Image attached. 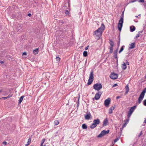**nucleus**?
Segmentation results:
<instances>
[{"label": "nucleus", "instance_id": "1", "mask_svg": "<svg viewBox=\"0 0 146 146\" xmlns=\"http://www.w3.org/2000/svg\"><path fill=\"white\" fill-rule=\"evenodd\" d=\"M105 28V26L103 23H102L101 27L99 28L94 32L93 35L100 37L101 36L102 32Z\"/></svg>", "mask_w": 146, "mask_h": 146}, {"label": "nucleus", "instance_id": "2", "mask_svg": "<svg viewBox=\"0 0 146 146\" xmlns=\"http://www.w3.org/2000/svg\"><path fill=\"white\" fill-rule=\"evenodd\" d=\"M124 12H122L120 16V19H119L118 25V30L121 31L123 26V22Z\"/></svg>", "mask_w": 146, "mask_h": 146}, {"label": "nucleus", "instance_id": "3", "mask_svg": "<svg viewBox=\"0 0 146 146\" xmlns=\"http://www.w3.org/2000/svg\"><path fill=\"white\" fill-rule=\"evenodd\" d=\"M100 123V119L97 118L96 119H95L93 120V123L90 126V128L93 129L96 127L97 125H98Z\"/></svg>", "mask_w": 146, "mask_h": 146}, {"label": "nucleus", "instance_id": "4", "mask_svg": "<svg viewBox=\"0 0 146 146\" xmlns=\"http://www.w3.org/2000/svg\"><path fill=\"white\" fill-rule=\"evenodd\" d=\"M102 88V85L100 83H96L93 86V88L96 90L99 91Z\"/></svg>", "mask_w": 146, "mask_h": 146}, {"label": "nucleus", "instance_id": "5", "mask_svg": "<svg viewBox=\"0 0 146 146\" xmlns=\"http://www.w3.org/2000/svg\"><path fill=\"white\" fill-rule=\"evenodd\" d=\"M109 130H107V131L103 130L102 131L101 133L97 136V137L98 138H101L102 137L105 135H106L109 133Z\"/></svg>", "mask_w": 146, "mask_h": 146}, {"label": "nucleus", "instance_id": "6", "mask_svg": "<svg viewBox=\"0 0 146 146\" xmlns=\"http://www.w3.org/2000/svg\"><path fill=\"white\" fill-rule=\"evenodd\" d=\"M102 94L101 92L98 91L97 93L96 94L94 98H93V99L94 100V99H95L96 100H98L100 98Z\"/></svg>", "mask_w": 146, "mask_h": 146}, {"label": "nucleus", "instance_id": "7", "mask_svg": "<svg viewBox=\"0 0 146 146\" xmlns=\"http://www.w3.org/2000/svg\"><path fill=\"white\" fill-rule=\"evenodd\" d=\"M110 77L111 79L115 80L118 78V75L117 74L113 72L110 74Z\"/></svg>", "mask_w": 146, "mask_h": 146}, {"label": "nucleus", "instance_id": "8", "mask_svg": "<svg viewBox=\"0 0 146 146\" xmlns=\"http://www.w3.org/2000/svg\"><path fill=\"white\" fill-rule=\"evenodd\" d=\"M111 100L110 98H108L106 100L104 101V104L106 107H108L110 102Z\"/></svg>", "mask_w": 146, "mask_h": 146}, {"label": "nucleus", "instance_id": "9", "mask_svg": "<svg viewBox=\"0 0 146 146\" xmlns=\"http://www.w3.org/2000/svg\"><path fill=\"white\" fill-rule=\"evenodd\" d=\"M92 117L91 113L90 112H87L85 115V118L86 119L88 120Z\"/></svg>", "mask_w": 146, "mask_h": 146}, {"label": "nucleus", "instance_id": "10", "mask_svg": "<svg viewBox=\"0 0 146 146\" xmlns=\"http://www.w3.org/2000/svg\"><path fill=\"white\" fill-rule=\"evenodd\" d=\"M118 49L114 50L113 52V57L115 59H116V60L117 62L118 61V58L117 56V52H118Z\"/></svg>", "mask_w": 146, "mask_h": 146}, {"label": "nucleus", "instance_id": "11", "mask_svg": "<svg viewBox=\"0 0 146 146\" xmlns=\"http://www.w3.org/2000/svg\"><path fill=\"white\" fill-rule=\"evenodd\" d=\"M144 96L140 94L139 97L138 98V103L139 104H140L141 103V101L143 100L144 97Z\"/></svg>", "mask_w": 146, "mask_h": 146}, {"label": "nucleus", "instance_id": "12", "mask_svg": "<svg viewBox=\"0 0 146 146\" xmlns=\"http://www.w3.org/2000/svg\"><path fill=\"white\" fill-rule=\"evenodd\" d=\"M108 123V120L107 118H105L103 122V126H106Z\"/></svg>", "mask_w": 146, "mask_h": 146}, {"label": "nucleus", "instance_id": "13", "mask_svg": "<svg viewBox=\"0 0 146 146\" xmlns=\"http://www.w3.org/2000/svg\"><path fill=\"white\" fill-rule=\"evenodd\" d=\"M135 47V43H132L129 45V49H132Z\"/></svg>", "mask_w": 146, "mask_h": 146}, {"label": "nucleus", "instance_id": "14", "mask_svg": "<svg viewBox=\"0 0 146 146\" xmlns=\"http://www.w3.org/2000/svg\"><path fill=\"white\" fill-rule=\"evenodd\" d=\"M136 108V106H135L132 107H131L130 109L129 112L133 113L134 110Z\"/></svg>", "mask_w": 146, "mask_h": 146}, {"label": "nucleus", "instance_id": "15", "mask_svg": "<svg viewBox=\"0 0 146 146\" xmlns=\"http://www.w3.org/2000/svg\"><path fill=\"white\" fill-rule=\"evenodd\" d=\"M121 67L122 69L123 70H125L127 68L126 65L125 63L124 62H123V64H122Z\"/></svg>", "mask_w": 146, "mask_h": 146}, {"label": "nucleus", "instance_id": "16", "mask_svg": "<svg viewBox=\"0 0 146 146\" xmlns=\"http://www.w3.org/2000/svg\"><path fill=\"white\" fill-rule=\"evenodd\" d=\"M94 74H93V71H91L89 76V79H92L93 80L94 79Z\"/></svg>", "mask_w": 146, "mask_h": 146}, {"label": "nucleus", "instance_id": "17", "mask_svg": "<svg viewBox=\"0 0 146 146\" xmlns=\"http://www.w3.org/2000/svg\"><path fill=\"white\" fill-rule=\"evenodd\" d=\"M115 107L112 106L111 107L109 110V113L110 114H111L112 113V111L114 110L115 108Z\"/></svg>", "mask_w": 146, "mask_h": 146}, {"label": "nucleus", "instance_id": "18", "mask_svg": "<svg viewBox=\"0 0 146 146\" xmlns=\"http://www.w3.org/2000/svg\"><path fill=\"white\" fill-rule=\"evenodd\" d=\"M135 29V28L134 26H132L130 27V31L131 32H133Z\"/></svg>", "mask_w": 146, "mask_h": 146}, {"label": "nucleus", "instance_id": "19", "mask_svg": "<svg viewBox=\"0 0 146 146\" xmlns=\"http://www.w3.org/2000/svg\"><path fill=\"white\" fill-rule=\"evenodd\" d=\"M125 89L126 90L125 92V94H127L128 92H129V87L128 85H126L125 86Z\"/></svg>", "mask_w": 146, "mask_h": 146}, {"label": "nucleus", "instance_id": "20", "mask_svg": "<svg viewBox=\"0 0 146 146\" xmlns=\"http://www.w3.org/2000/svg\"><path fill=\"white\" fill-rule=\"evenodd\" d=\"M24 97V96H22L21 97L19 100V104L21 103Z\"/></svg>", "mask_w": 146, "mask_h": 146}, {"label": "nucleus", "instance_id": "21", "mask_svg": "<svg viewBox=\"0 0 146 146\" xmlns=\"http://www.w3.org/2000/svg\"><path fill=\"white\" fill-rule=\"evenodd\" d=\"M31 138H29L28 139V141L27 142V144L25 145V146H27L28 145H29L30 144V143L31 142Z\"/></svg>", "mask_w": 146, "mask_h": 146}, {"label": "nucleus", "instance_id": "22", "mask_svg": "<svg viewBox=\"0 0 146 146\" xmlns=\"http://www.w3.org/2000/svg\"><path fill=\"white\" fill-rule=\"evenodd\" d=\"M93 80L89 79L88 80L87 84L88 85H90L91 84H92V82H93Z\"/></svg>", "mask_w": 146, "mask_h": 146}, {"label": "nucleus", "instance_id": "23", "mask_svg": "<svg viewBox=\"0 0 146 146\" xmlns=\"http://www.w3.org/2000/svg\"><path fill=\"white\" fill-rule=\"evenodd\" d=\"M38 48H37L33 50V53L35 54H38Z\"/></svg>", "mask_w": 146, "mask_h": 146}, {"label": "nucleus", "instance_id": "24", "mask_svg": "<svg viewBox=\"0 0 146 146\" xmlns=\"http://www.w3.org/2000/svg\"><path fill=\"white\" fill-rule=\"evenodd\" d=\"M145 93H146V88L144 89L141 94L144 96Z\"/></svg>", "mask_w": 146, "mask_h": 146}, {"label": "nucleus", "instance_id": "25", "mask_svg": "<svg viewBox=\"0 0 146 146\" xmlns=\"http://www.w3.org/2000/svg\"><path fill=\"white\" fill-rule=\"evenodd\" d=\"M110 47H113L114 46V43L111 40H110Z\"/></svg>", "mask_w": 146, "mask_h": 146}, {"label": "nucleus", "instance_id": "26", "mask_svg": "<svg viewBox=\"0 0 146 146\" xmlns=\"http://www.w3.org/2000/svg\"><path fill=\"white\" fill-rule=\"evenodd\" d=\"M83 55L84 56L86 57L88 55V53L86 51H84L83 52Z\"/></svg>", "mask_w": 146, "mask_h": 146}, {"label": "nucleus", "instance_id": "27", "mask_svg": "<svg viewBox=\"0 0 146 146\" xmlns=\"http://www.w3.org/2000/svg\"><path fill=\"white\" fill-rule=\"evenodd\" d=\"M82 127L83 129H86L87 128V127L86 124H82Z\"/></svg>", "mask_w": 146, "mask_h": 146}, {"label": "nucleus", "instance_id": "28", "mask_svg": "<svg viewBox=\"0 0 146 146\" xmlns=\"http://www.w3.org/2000/svg\"><path fill=\"white\" fill-rule=\"evenodd\" d=\"M124 46H123L121 48L119 51V53H120L121 52H122L124 49Z\"/></svg>", "mask_w": 146, "mask_h": 146}, {"label": "nucleus", "instance_id": "29", "mask_svg": "<svg viewBox=\"0 0 146 146\" xmlns=\"http://www.w3.org/2000/svg\"><path fill=\"white\" fill-rule=\"evenodd\" d=\"M54 123L55 125H56L58 124L59 122L58 120H56L54 121Z\"/></svg>", "mask_w": 146, "mask_h": 146}, {"label": "nucleus", "instance_id": "30", "mask_svg": "<svg viewBox=\"0 0 146 146\" xmlns=\"http://www.w3.org/2000/svg\"><path fill=\"white\" fill-rule=\"evenodd\" d=\"M113 51V47H110V53H112Z\"/></svg>", "mask_w": 146, "mask_h": 146}, {"label": "nucleus", "instance_id": "31", "mask_svg": "<svg viewBox=\"0 0 146 146\" xmlns=\"http://www.w3.org/2000/svg\"><path fill=\"white\" fill-rule=\"evenodd\" d=\"M132 113H131L129 111V112H128V113H127V117L129 118L131 116Z\"/></svg>", "mask_w": 146, "mask_h": 146}, {"label": "nucleus", "instance_id": "32", "mask_svg": "<svg viewBox=\"0 0 146 146\" xmlns=\"http://www.w3.org/2000/svg\"><path fill=\"white\" fill-rule=\"evenodd\" d=\"M45 141V139H42V142H41V145H43L44 143V141Z\"/></svg>", "mask_w": 146, "mask_h": 146}, {"label": "nucleus", "instance_id": "33", "mask_svg": "<svg viewBox=\"0 0 146 146\" xmlns=\"http://www.w3.org/2000/svg\"><path fill=\"white\" fill-rule=\"evenodd\" d=\"M60 58L58 57H57L56 58V60L57 61H59L60 60Z\"/></svg>", "mask_w": 146, "mask_h": 146}, {"label": "nucleus", "instance_id": "34", "mask_svg": "<svg viewBox=\"0 0 146 146\" xmlns=\"http://www.w3.org/2000/svg\"><path fill=\"white\" fill-rule=\"evenodd\" d=\"M129 120V119H127L124 120V122L125 123H126L127 124L128 123Z\"/></svg>", "mask_w": 146, "mask_h": 146}, {"label": "nucleus", "instance_id": "35", "mask_svg": "<svg viewBox=\"0 0 146 146\" xmlns=\"http://www.w3.org/2000/svg\"><path fill=\"white\" fill-rule=\"evenodd\" d=\"M127 124L126 123H125L123 124V125L122 127V128H124V127H125L126 126Z\"/></svg>", "mask_w": 146, "mask_h": 146}, {"label": "nucleus", "instance_id": "36", "mask_svg": "<svg viewBox=\"0 0 146 146\" xmlns=\"http://www.w3.org/2000/svg\"><path fill=\"white\" fill-rule=\"evenodd\" d=\"M143 104L144 106H146V100H145L143 101Z\"/></svg>", "mask_w": 146, "mask_h": 146}, {"label": "nucleus", "instance_id": "37", "mask_svg": "<svg viewBox=\"0 0 146 146\" xmlns=\"http://www.w3.org/2000/svg\"><path fill=\"white\" fill-rule=\"evenodd\" d=\"M65 13L66 15H68L69 14V12L68 10H66Z\"/></svg>", "mask_w": 146, "mask_h": 146}, {"label": "nucleus", "instance_id": "38", "mask_svg": "<svg viewBox=\"0 0 146 146\" xmlns=\"http://www.w3.org/2000/svg\"><path fill=\"white\" fill-rule=\"evenodd\" d=\"M119 41L117 43V44H118V46H119V44H120V36L119 37Z\"/></svg>", "mask_w": 146, "mask_h": 146}, {"label": "nucleus", "instance_id": "39", "mask_svg": "<svg viewBox=\"0 0 146 146\" xmlns=\"http://www.w3.org/2000/svg\"><path fill=\"white\" fill-rule=\"evenodd\" d=\"M139 34H137L136 35V36H135V38H138L139 37Z\"/></svg>", "mask_w": 146, "mask_h": 146}, {"label": "nucleus", "instance_id": "40", "mask_svg": "<svg viewBox=\"0 0 146 146\" xmlns=\"http://www.w3.org/2000/svg\"><path fill=\"white\" fill-rule=\"evenodd\" d=\"M7 142H6L5 141H4L3 142L2 144L5 145L7 144Z\"/></svg>", "mask_w": 146, "mask_h": 146}, {"label": "nucleus", "instance_id": "41", "mask_svg": "<svg viewBox=\"0 0 146 146\" xmlns=\"http://www.w3.org/2000/svg\"><path fill=\"white\" fill-rule=\"evenodd\" d=\"M119 140V139L118 138H117L116 139H115L114 140V142H116L117 141H118V140Z\"/></svg>", "mask_w": 146, "mask_h": 146}, {"label": "nucleus", "instance_id": "42", "mask_svg": "<svg viewBox=\"0 0 146 146\" xmlns=\"http://www.w3.org/2000/svg\"><path fill=\"white\" fill-rule=\"evenodd\" d=\"M139 0V2H141V3L144 2V0Z\"/></svg>", "mask_w": 146, "mask_h": 146}, {"label": "nucleus", "instance_id": "43", "mask_svg": "<svg viewBox=\"0 0 146 146\" xmlns=\"http://www.w3.org/2000/svg\"><path fill=\"white\" fill-rule=\"evenodd\" d=\"M142 32H143L142 31H139L138 32V34H139V35L140 34H141L142 33Z\"/></svg>", "mask_w": 146, "mask_h": 146}, {"label": "nucleus", "instance_id": "44", "mask_svg": "<svg viewBox=\"0 0 146 146\" xmlns=\"http://www.w3.org/2000/svg\"><path fill=\"white\" fill-rule=\"evenodd\" d=\"M142 134V131H141V132L138 135V137H139Z\"/></svg>", "mask_w": 146, "mask_h": 146}, {"label": "nucleus", "instance_id": "45", "mask_svg": "<svg viewBox=\"0 0 146 146\" xmlns=\"http://www.w3.org/2000/svg\"><path fill=\"white\" fill-rule=\"evenodd\" d=\"M117 85V84H115L113 85L112 87H114Z\"/></svg>", "mask_w": 146, "mask_h": 146}, {"label": "nucleus", "instance_id": "46", "mask_svg": "<svg viewBox=\"0 0 146 146\" xmlns=\"http://www.w3.org/2000/svg\"><path fill=\"white\" fill-rule=\"evenodd\" d=\"M27 55V53L25 52H23V56H24L25 55Z\"/></svg>", "mask_w": 146, "mask_h": 146}, {"label": "nucleus", "instance_id": "47", "mask_svg": "<svg viewBox=\"0 0 146 146\" xmlns=\"http://www.w3.org/2000/svg\"><path fill=\"white\" fill-rule=\"evenodd\" d=\"M126 64H127V65H129V62H128L127 60H126Z\"/></svg>", "mask_w": 146, "mask_h": 146}, {"label": "nucleus", "instance_id": "48", "mask_svg": "<svg viewBox=\"0 0 146 146\" xmlns=\"http://www.w3.org/2000/svg\"><path fill=\"white\" fill-rule=\"evenodd\" d=\"M88 47H89V46H86L85 48V49L86 50H87L88 48Z\"/></svg>", "mask_w": 146, "mask_h": 146}, {"label": "nucleus", "instance_id": "49", "mask_svg": "<svg viewBox=\"0 0 146 146\" xmlns=\"http://www.w3.org/2000/svg\"><path fill=\"white\" fill-rule=\"evenodd\" d=\"M120 98H121V97L120 96H117V97H116V99H119Z\"/></svg>", "mask_w": 146, "mask_h": 146}, {"label": "nucleus", "instance_id": "50", "mask_svg": "<svg viewBox=\"0 0 146 146\" xmlns=\"http://www.w3.org/2000/svg\"><path fill=\"white\" fill-rule=\"evenodd\" d=\"M0 63L1 64H3L4 63V62L3 61L0 60Z\"/></svg>", "mask_w": 146, "mask_h": 146}, {"label": "nucleus", "instance_id": "51", "mask_svg": "<svg viewBox=\"0 0 146 146\" xmlns=\"http://www.w3.org/2000/svg\"><path fill=\"white\" fill-rule=\"evenodd\" d=\"M31 13H29L28 14V16L29 17H31Z\"/></svg>", "mask_w": 146, "mask_h": 146}, {"label": "nucleus", "instance_id": "52", "mask_svg": "<svg viewBox=\"0 0 146 146\" xmlns=\"http://www.w3.org/2000/svg\"><path fill=\"white\" fill-rule=\"evenodd\" d=\"M2 98H3V99H4L5 100V99H7V97H3Z\"/></svg>", "mask_w": 146, "mask_h": 146}, {"label": "nucleus", "instance_id": "53", "mask_svg": "<svg viewBox=\"0 0 146 146\" xmlns=\"http://www.w3.org/2000/svg\"><path fill=\"white\" fill-rule=\"evenodd\" d=\"M79 99H78V101L77 104V106H79Z\"/></svg>", "mask_w": 146, "mask_h": 146}, {"label": "nucleus", "instance_id": "54", "mask_svg": "<svg viewBox=\"0 0 146 146\" xmlns=\"http://www.w3.org/2000/svg\"><path fill=\"white\" fill-rule=\"evenodd\" d=\"M11 96H9V95L8 96H7V98H10V97H11Z\"/></svg>", "mask_w": 146, "mask_h": 146}, {"label": "nucleus", "instance_id": "55", "mask_svg": "<svg viewBox=\"0 0 146 146\" xmlns=\"http://www.w3.org/2000/svg\"><path fill=\"white\" fill-rule=\"evenodd\" d=\"M144 123H146V118L145 119V120H144Z\"/></svg>", "mask_w": 146, "mask_h": 146}, {"label": "nucleus", "instance_id": "56", "mask_svg": "<svg viewBox=\"0 0 146 146\" xmlns=\"http://www.w3.org/2000/svg\"><path fill=\"white\" fill-rule=\"evenodd\" d=\"M40 146H46V145H40Z\"/></svg>", "mask_w": 146, "mask_h": 146}, {"label": "nucleus", "instance_id": "57", "mask_svg": "<svg viewBox=\"0 0 146 146\" xmlns=\"http://www.w3.org/2000/svg\"><path fill=\"white\" fill-rule=\"evenodd\" d=\"M138 17V16H135V17H137V18Z\"/></svg>", "mask_w": 146, "mask_h": 146}, {"label": "nucleus", "instance_id": "58", "mask_svg": "<svg viewBox=\"0 0 146 146\" xmlns=\"http://www.w3.org/2000/svg\"><path fill=\"white\" fill-rule=\"evenodd\" d=\"M2 91L1 90H0V93L2 92Z\"/></svg>", "mask_w": 146, "mask_h": 146}, {"label": "nucleus", "instance_id": "59", "mask_svg": "<svg viewBox=\"0 0 146 146\" xmlns=\"http://www.w3.org/2000/svg\"><path fill=\"white\" fill-rule=\"evenodd\" d=\"M138 16H140V14L139 15H138Z\"/></svg>", "mask_w": 146, "mask_h": 146}, {"label": "nucleus", "instance_id": "60", "mask_svg": "<svg viewBox=\"0 0 146 146\" xmlns=\"http://www.w3.org/2000/svg\"><path fill=\"white\" fill-rule=\"evenodd\" d=\"M145 78H146V76H145Z\"/></svg>", "mask_w": 146, "mask_h": 146}]
</instances>
